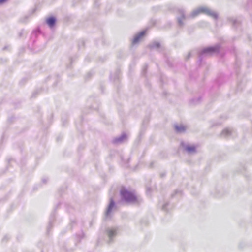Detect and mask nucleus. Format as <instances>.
<instances>
[{"label": "nucleus", "mask_w": 252, "mask_h": 252, "mask_svg": "<svg viewBox=\"0 0 252 252\" xmlns=\"http://www.w3.org/2000/svg\"><path fill=\"white\" fill-rule=\"evenodd\" d=\"M122 198L128 203H136L138 202V199L133 193L123 188L120 191Z\"/></svg>", "instance_id": "nucleus-1"}, {"label": "nucleus", "mask_w": 252, "mask_h": 252, "mask_svg": "<svg viewBox=\"0 0 252 252\" xmlns=\"http://www.w3.org/2000/svg\"><path fill=\"white\" fill-rule=\"evenodd\" d=\"M146 32L142 31L140 32L136 36L134 37L133 40V43L135 44L138 42V41L142 38L145 34Z\"/></svg>", "instance_id": "nucleus-2"}, {"label": "nucleus", "mask_w": 252, "mask_h": 252, "mask_svg": "<svg viewBox=\"0 0 252 252\" xmlns=\"http://www.w3.org/2000/svg\"><path fill=\"white\" fill-rule=\"evenodd\" d=\"M56 20L54 17H50L47 19L46 22L47 24L51 27H52L55 23Z\"/></svg>", "instance_id": "nucleus-3"}, {"label": "nucleus", "mask_w": 252, "mask_h": 252, "mask_svg": "<svg viewBox=\"0 0 252 252\" xmlns=\"http://www.w3.org/2000/svg\"><path fill=\"white\" fill-rule=\"evenodd\" d=\"M116 234V230L115 229L111 228L107 230V234L111 238L115 235Z\"/></svg>", "instance_id": "nucleus-4"}, {"label": "nucleus", "mask_w": 252, "mask_h": 252, "mask_svg": "<svg viewBox=\"0 0 252 252\" xmlns=\"http://www.w3.org/2000/svg\"><path fill=\"white\" fill-rule=\"evenodd\" d=\"M186 150L189 152H194L195 151L196 147L194 146H188L186 148Z\"/></svg>", "instance_id": "nucleus-5"}, {"label": "nucleus", "mask_w": 252, "mask_h": 252, "mask_svg": "<svg viewBox=\"0 0 252 252\" xmlns=\"http://www.w3.org/2000/svg\"><path fill=\"white\" fill-rule=\"evenodd\" d=\"M114 206V202L112 200L110 204H109V205L108 206V210L107 211V212H106V215H108V214L110 213V212H111L112 209L113 208Z\"/></svg>", "instance_id": "nucleus-6"}, {"label": "nucleus", "mask_w": 252, "mask_h": 252, "mask_svg": "<svg viewBox=\"0 0 252 252\" xmlns=\"http://www.w3.org/2000/svg\"><path fill=\"white\" fill-rule=\"evenodd\" d=\"M175 129L178 132H182L185 130V127L183 126H175Z\"/></svg>", "instance_id": "nucleus-7"}, {"label": "nucleus", "mask_w": 252, "mask_h": 252, "mask_svg": "<svg viewBox=\"0 0 252 252\" xmlns=\"http://www.w3.org/2000/svg\"><path fill=\"white\" fill-rule=\"evenodd\" d=\"M209 10L205 7L200 8L198 9V12L199 13H208Z\"/></svg>", "instance_id": "nucleus-8"}, {"label": "nucleus", "mask_w": 252, "mask_h": 252, "mask_svg": "<svg viewBox=\"0 0 252 252\" xmlns=\"http://www.w3.org/2000/svg\"><path fill=\"white\" fill-rule=\"evenodd\" d=\"M215 50V49L214 48H209L206 50V51L207 52H211L212 51H214Z\"/></svg>", "instance_id": "nucleus-9"}, {"label": "nucleus", "mask_w": 252, "mask_h": 252, "mask_svg": "<svg viewBox=\"0 0 252 252\" xmlns=\"http://www.w3.org/2000/svg\"><path fill=\"white\" fill-rule=\"evenodd\" d=\"M5 0H0V3H1L3 1H4Z\"/></svg>", "instance_id": "nucleus-10"}]
</instances>
